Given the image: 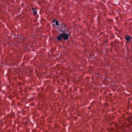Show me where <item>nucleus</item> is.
Wrapping results in <instances>:
<instances>
[{
	"label": "nucleus",
	"mask_w": 132,
	"mask_h": 132,
	"mask_svg": "<svg viewBox=\"0 0 132 132\" xmlns=\"http://www.w3.org/2000/svg\"><path fill=\"white\" fill-rule=\"evenodd\" d=\"M69 34L68 35L64 33H62L57 37V39L59 41L61 40L62 38L65 40H67L69 38Z\"/></svg>",
	"instance_id": "1"
},
{
	"label": "nucleus",
	"mask_w": 132,
	"mask_h": 132,
	"mask_svg": "<svg viewBox=\"0 0 132 132\" xmlns=\"http://www.w3.org/2000/svg\"><path fill=\"white\" fill-rule=\"evenodd\" d=\"M125 39L127 41H130L131 40V37L128 35H127V36L125 38Z\"/></svg>",
	"instance_id": "2"
},
{
	"label": "nucleus",
	"mask_w": 132,
	"mask_h": 132,
	"mask_svg": "<svg viewBox=\"0 0 132 132\" xmlns=\"http://www.w3.org/2000/svg\"><path fill=\"white\" fill-rule=\"evenodd\" d=\"M53 22H55L56 25L57 26L59 25L58 21H55V20H54L53 21Z\"/></svg>",
	"instance_id": "3"
},
{
	"label": "nucleus",
	"mask_w": 132,
	"mask_h": 132,
	"mask_svg": "<svg viewBox=\"0 0 132 132\" xmlns=\"http://www.w3.org/2000/svg\"><path fill=\"white\" fill-rule=\"evenodd\" d=\"M37 13V12L36 11H34L33 13V14L34 15H36V14Z\"/></svg>",
	"instance_id": "4"
},
{
	"label": "nucleus",
	"mask_w": 132,
	"mask_h": 132,
	"mask_svg": "<svg viewBox=\"0 0 132 132\" xmlns=\"http://www.w3.org/2000/svg\"><path fill=\"white\" fill-rule=\"evenodd\" d=\"M32 10L33 11H34L35 10V9L34 8H32Z\"/></svg>",
	"instance_id": "5"
},
{
	"label": "nucleus",
	"mask_w": 132,
	"mask_h": 132,
	"mask_svg": "<svg viewBox=\"0 0 132 132\" xmlns=\"http://www.w3.org/2000/svg\"><path fill=\"white\" fill-rule=\"evenodd\" d=\"M131 118H132V117L131 116V117H130V119H131Z\"/></svg>",
	"instance_id": "6"
},
{
	"label": "nucleus",
	"mask_w": 132,
	"mask_h": 132,
	"mask_svg": "<svg viewBox=\"0 0 132 132\" xmlns=\"http://www.w3.org/2000/svg\"><path fill=\"white\" fill-rule=\"evenodd\" d=\"M55 26V24H53V26Z\"/></svg>",
	"instance_id": "7"
},
{
	"label": "nucleus",
	"mask_w": 132,
	"mask_h": 132,
	"mask_svg": "<svg viewBox=\"0 0 132 132\" xmlns=\"http://www.w3.org/2000/svg\"><path fill=\"white\" fill-rule=\"evenodd\" d=\"M28 123V122H26V123Z\"/></svg>",
	"instance_id": "8"
}]
</instances>
